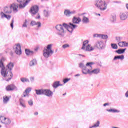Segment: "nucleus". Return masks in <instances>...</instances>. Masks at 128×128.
I'll return each mask as SVG.
<instances>
[{"label": "nucleus", "instance_id": "29", "mask_svg": "<svg viewBox=\"0 0 128 128\" xmlns=\"http://www.w3.org/2000/svg\"><path fill=\"white\" fill-rule=\"evenodd\" d=\"M25 52L27 56H32V54H34V51H30V50L28 49L25 50Z\"/></svg>", "mask_w": 128, "mask_h": 128}, {"label": "nucleus", "instance_id": "54", "mask_svg": "<svg viewBox=\"0 0 128 128\" xmlns=\"http://www.w3.org/2000/svg\"><path fill=\"white\" fill-rule=\"evenodd\" d=\"M109 104L108 103H106L104 104V106H109Z\"/></svg>", "mask_w": 128, "mask_h": 128}, {"label": "nucleus", "instance_id": "6", "mask_svg": "<svg viewBox=\"0 0 128 128\" xmlns=\"http://www.w3.org/2000/svg\"><path fill=\"white\" fill-rule=\"evenodd\" d=\"M92 64H94V62H92L86 63V67L82 69V72L84 74H90V70H92Z\"/></svg>", "mask_w": 128, "mask_h": 128}, {"label": "nucleus", "instance_id": "22", "mask_svg": "<svg viewBox=\"0 0 128 128\" xmlns=\"http://www.w3.org/2000/svg\"><path fill=\"white\" fill-rule=\"evenodd\" d=\"M60 82L56 81L53 83L52 86L54 88H57L58 86H62V84H60Z\"/></svg>", "mask_w": 128, "mask_h": 128}, {"label": "nucleus", "instance_id": "9", "mask_svg": "<svg viewBox=\"0 0 128 128\" xmlns=\"http://www.w3.org/2000/svg\"><path fill=\"white\" fill-rule=\"evenodd\" d=\"M78 28V25L74 24V22H70L68 24V32H70L72 34L74 30H76Z\"/></svg>", "mask_w": 128, "mask_h": 128}, {"label": "nucleus", "instance_id": "63", "mask_svg": "<svg viewBox=\"0 0 128 128\" xmlns=\"http://www.w3.org/2000/svg\"><path fill=\"white\" fill-rule=\"evenodd\" d=\"M0 128H2V126H0Z\"/></svg>", "mask_w": 128, "mask_h": 128}, {"label": "nucleus", "instance_id": "46", "mask_svg": "<svg viewBox=\"0 0 128 128\" xmlns=\"http://www.w3.org/2000/svg\"><path fill=\"white\" fill-rule=\"evenodd\" d=\"M69 80H70V78H65L63 80V82L64 84H66Z\"/></svg>", "mask_w": 128, "mask_h": 128}, {"label": "nucleus", "instance_id": "20", "mask_svg": "<svg viewBox=\"0 0 128 128\" xmlns=\"http://www.w3.org/2000/svg\"><path fill=\"white\" fill-rule=\"evenodd\" d=\"M6 90L10 91V90H16V86H14L13 84L8 85L6 87Z\"/></svg>", "mask_w": 128, "mask_h": 128}, {"label": "nucleus", "instance_id": "15", "mask_svg": "<svg viewBox=\"0 0 128 128\" xmlns=\"http://www.w3.org/2000/svg\"><path fill=\"white\" fill-rule=\"evenodd\" d=\"M30 26H37L38 28H40L42 26V23L40 22H36L35 20L31 21L30 23Z\"/></svg>", "mask_w": 128, "mask_h": 128}, {"label": "nucleus", "instance_id": "37", "mask_svg": "<svg viewBox=\"0 0 128 128\" xmlns=\"http://www.w3.org/2000/svg\"><path fill=\"white\" fill-rule=\"evenodd\" d=\"M98 126H100V121H97V122L93 126H90V128H98Z\"/></svg>", "mask_w": 128, "mask_h": 128}, {"label": "nucleus", "instance_id": "5", "mask_svg": "<svg viewBox=\"0 0 128 128\" xmlns=\"http://www.w3.org/2000/svg\"><path fill=\"white\" fill-rule=\"evenodd\" d=\"M56 34L60 38L64 36V28L61 24H58L56 26Z\"/></svg>", "mask_w": 128, "mask_h": 128}, {"label": "nucleus", "instance_id": "44", "mask_svg": "<svg viewBox=\"0 0 128 128\" xmlns=\"http://www.w3.org/2000/svg\"><path fill=\"white\" fill-rule=\"evenodd\" d=\"M116 42H120V41L122 40V38L120 36H116Z\"/></svg>", "mask_w": 128, "mask_h": 128}, {"label": "nucleus", "instance_id": "40", "mask_svg": "<svg viewBox=\"0 0 128 128\" xmlns=\"http://www.w3.org/2000/svg\"><path fill=\"white\" fill-rule=\"evenodd\" d=\"M118 44L120 48H124V42L122 41V42H118Z\"/></svg>", "mask_w": 128, "mask_h": 128}, {"label": "nucleus", "instance_id": "48", "mask_svg": "<svg viewBox=\"0 0 128 128\" xmlns=\"http://www.w3.org/2000/svg\"><path fill=\"white\" fill-rule=\"evenodd\" d=\"M14 19L12 20L11 23L10 24V27L12 29L14 28Z\"/></svg>", "mask_w": 128, "mask_h": 128}, {"label": "nucleus", "instance_id": "18", "mask_svg": "<svg viewBox=\"0 0 128 128\" xmlns=\"http://www.w3.org/2000/svg\"><path fill=\"white\" fill-rule=\"evenodd\" d=\"M30 92H32V88H27L23 92L22 96H24V98H26V96H28V94H30Z\"/></svg>", "mask_w": 128, "mask_h": 128}, {"label": "nucleus", "instance_id": "4", "mask_svg": "<svg viewBox=\"0 0 128 128\" xmlns=\"http://www.w3.org/2000/svg\"><path fill=\"white\" fill-rule=\"evenodd\" d=\"M52 44H49L47 46L46 48H44L43 50V56L46 58H48L50 56H52L54 54V50H52Z\"/></svg>", "mask_w": 128, "mask_h": 128}, {"label": "nucleus", "instance_id": "19", "mask_svg": "<svg viewBox=\"0 0 128 128\" xmlns=\"http://www.w3.org/2000/svg\"><path fill=\"white\" fill-rule=\"evenodd\" d=\"M84 14H82V22L83 24H88L90 22V19L84 15Z\"/></svg>", "mask_w": 128, "mask_h": 128}, {"label": "nucleus", "instance_id": "35", "mask_svg": "<svg viewBox=\"0 0 128 128\" xmlns=\"http://www.w3.org/2000/svg\"><path fill=\"white\" fill-rule=\"evenodd\" d=\"M20 80L22 82H30V80L26 78H22Z\"/></svg>", "mask_w": 128, "mask_h": 128}, {"label": "nucleus", "instance_id": "41", "mask_svg": "<svg viewBox=\"0 0 128 128\" xmlns=\"http://www.w3.org/2000/svg\"><path fill=\"white\" fill-rule=\"evenodd\" d=\"M111 46H112V48H113L114 50H118V45H116V44H112Z\"/></svg>", "mask_w": 128, "mask_h": 128}, {"label": "nucleus", "instance_id": "7", "mask_svg": "<svg viewBox=\"0 0 128 128\" xmlns=\"http://www.w3.org/2000/svg\"><path fill=\"white\" fill-rule=\"evenodd\" d=\"M0 122L2 124H6V126L10 124V122H11L10 120V118H6L2 116H0Z\"/></svg>", "mask_w": 128, "mask_h": 128}, {"label": "nucleus", "instance_id": "39", "mask_svg": "<svg viewBox=\"0 0 128 128\" xmlns=\"http://www.w3.org/2000/svg\"><path fill=\"white\" fill-rule=\"evenodd\" d=\"M78 66L82 70L83 68H86V65L84 66V63L80 62Z\"/></svg>", "mask_w": 128, "mask_h": 128}, {"label": "nucleus", "instance_id": "55", "mask_svg": "<svg viewBox=\"0 0 128 128\" xmlns=\"http://www.w3.org/2000/svg\"><path fill=\"white\" fill-rule=\"evenodd\" d=\"M38 112H34V116H38Z\"/></svg>", "mask_w": 128, "mask_h": 128}, {"label": "nucleus", "instance_id": "14", "mask_svg": "<svg viewBox=\"0 0 128 128\" xmlns=\"http://www.w3.org/2000/svg\"><path fill=\"white\" fill-rule=\"evenodd\" d=\"M30 12L32 14H36L38 12V6L36 5L32 6L30 10Z\"/></svg>", "mask_w": 128, "mask_h": 128}, {"label": "nucleus", "instance_id": "32", "mask_svg": "<svg viewBox=\"0 0 128 128\" xmlns=\"http://www.w3.org/2000/svg\"><path fill=\"white\" fill-rule=\"evenodd\" d=\"M107 112H120V110H118L116 109H107Z\"/></svg>", "mask_w": 128, "mask_h": 128}, {"label": "nucleus", "instance_id": "45", "mask_svg": "<svg viewBox=\"0 0 128 128\" xmlns=\"http://www.w3.org/2000/svg\"><path fill=\"white\" fill-rule=\"evenodd\" d=\"M28 104H29L30 106H34V102L32 100H28Z\"/></svg>", "mask_w": 128, "mask_h": 128}, {"label": "nucleus", "instance_id": "58", "mask_svg": "<svg viewBox=\"0 0 128 128\" xmlns=\"http://www.w3.org/2000/svg\"><path fill=\"white\" fill-rule=\"evenodd\" d=\"M115 2L116 4H120V2Z\"/></svg>", "mask_w": 128, "mask_h": 128}, {"label": "nucleus", "instance_id": "16", "mask_svg": "<svg viewBox=\"0 0 128 128\" xmlns=\"http://www.w3.org/2000/svg\"><path fill=\"white\" fill-rule=\"evenodd\" d=\"M44 96H52V94H54V93L50 91V90L48 89H44Z\"/></svg>", "mask_w": 128, "mask_h": 128}, {"label": "nucleus", "instance_id": "62", "mask_svg": "<svg viewBox=\"0 0 128 128\" xmlns=\"http://www.w3.org/2000/svg\"><path fill=\"white\" fill-rule=\"evenodd\" d=\"M57 51H58V50H56V52Z\"/></svg>", "mask_w": 128, "mask_h": 128}, {"label": "nucleus", "instance_id": "3", "mask_svg": "<svg viewBox=\"0 0 128 128\" xmlns=\"http://www.w3.org/2000/svg\"><path fill=\"white\" fill-rule=\"evenodd\" d=\"M94 5L95 6H96L101 12H104L108 8V4H106V3L104 1L102 0L96 1Z\"/></svg>", "mask_w": 128, "mask_h": 128}, {"label": "nucleus", "instance_id": "1", "mask_svg": "<svg viewBox=\"0 0 128 128\" xmlns=\"http://www.w3.org/2000/svg\"><path fill=\"white\" fill-rule=\"evenodd\" d=\"M6 59L4 58H2L0 60V68H1V74L6 78V82H8V80H10L12 78V68L14 66V63L10 62L7 66L6 67H4V62Z\"/></svg>", "mask_w": 128, "mask_h": 128}, {"label": "nucleus", "instance_id": "43", "mask_svg": "<svg viewBox=\"0 0 128 128\" xmlns=\"http://www.w3.org/2000/svg\"><path fill=\"white\" fill-rule=\"evenodd\" d=\"M62 26H63L64 28H66L67 30H68V25L66 23H64Z\"/></svg>", "mask_w": 128, "mask_h": 128}, {"label": "nucleus", "instance_id": "30", "mask_svg": "<svg viewBox=\"0 0 128 128\" xmlns=\"http://www.w3.org/2000/svg\"><path fill=\"white\" fill-rule=\"evenodd\" d=\"M94 48L92 46H90V44H88L86 46V52H92V50H94Z\"/></svg>", "mask_w": 128, "mask_h": 128}, {"label": "nucleus", "instance_id": "31", "mask_svg": "<svg viewBox=\"0 0 128 128\" xmlns=\"http://www.w3.org/2000/svg\"><path fill=\"white\" fill-rule=\"evenodd\" d=\"M20 106H22V108H26V105L24 104V100L22 98H21L19 100Z\"/></svg>", "mask_w": 128, "mask_h": 128}, {"label": "nucleus", "instance_id": "64", "mask_svg": "<svg viewBox=\"0 0 128 128\" xmlns=\"http://www.w3.org/2000/svg\"><path fill=\"white\" fill-rule=\"evenodd\" d=\"M28 0L29 1V0Z\"/></svg>", "mask_w": 128, "mask_h": 128}, {"label": "nucleus", "instance_id": "56", "mask_svg": "<svg viewBox=\"0 0 128 128\" xmlns=\"http://www.w3.org/2000/svg\"><path fill=\"white\" fill-rule=\"evenodd\" d=\"M78 56H82L83 58H84V56L82 54H78Z\"/></svg>", "mask_w": 128, "mask_h": 128}, {"label": "nucleus", "instance_id": "34", "mask_svg": "<svg viewBox=\"0 0 128 128\" xmlns=\"http://www.w3.org/2000/svg\"><path fill=\"white\" fill-rule=\"evenodd\" d=\"M88 44V40H86L83 42L82 46V50H84L86 48V46Z\"/></svg>", "mask_w": 128, "mask_h": 128}, {"label": "nucleus", "instance_id": "60", "mask_svg": "<svg viewBox=\"0 0 128 128\" xmlns=\"http://www.w3.org/2000/svg\"><path fill=\"white\" fill-rule=\"evenodd\" d=\"M66 93H64V94H62V96H66Z\"/></svg>", "mask_w": 128, "mask_h": 128}, {"label": "nucleus", "instance_id": "13", "mask_svg": "<svg viewBox=\"0 0 128 128\" xmlns=\"http://www.w3.org/2000/svg\"><path fill=\"white\" fill-rule=\"evenodd\" d=\"M14 50L16 54L18 56H20L22 54V50L20 49V44H17L14 48Z\"/></svg>", "mask_w": 128, "mask_h": 128}, {"label": "nucleus", "instance_id": "61", "mask_svg": "<svg viewBox=\"0 0 128 128\" xmlns=\"http://www.w3.org/2000/svg\"><path fill=\"white\" fill-rule=\"evenodd\" d=\"M98 16H100V14H98Z\"/></svg>", "mask_w": 128, "mask_h": 128}, {"label": "nucleus", "instance_id": "36", "mask_svg": "<svg viewBox=\"0 0 128 128\" xmlns=\"http://www.w3.org/2000/svg\"><path fill=\"white\" fill-rule=\"evenodd\" d=\"M44 14L45 18H48L50 16V12L48 10H44Z\"/></svg>", "mask_w": 128, "mask_h": 128}, {"label": "nucleus", "instance_id": "42", "mask_svg": "<svg viewBox=\"0 0 128 128\" xmlns=\"http://www.w3.org/2000/svg\"><path fill=\"white\" fill-rule=\"evenodd\" d=\"M28 24V20H25V21L24 22L22 26V28H28V24Z\"/></svg>", "mask_w": 128, "mask_h": 128}, {"label": "nucleus", "instance_id": "33", "mask_svg": "<svg viewBox=\"0 0 128 128\" xmlns=\"http://www.w3.org/2000/svg\"><path fill=\"white\" fill-rule=\"evenodd\" d=\"M8 100H10V98L8 96H4L3 97V102L4 104H6L8 102Z\"/></svg>", "mask_w": 128, "mask_h": 128}, {"label": "nucleus", "instance_id": "24", "mask_svg": "<svg viewBox=\"0 0 128 128\" xmlns=\"http://www.w3.org/2000/svg\"><path fill=\"white\" fill-rule=\"evenodd\" d=\"M100 70L98 68L94 69L92 70H90V74H100Z\"/></svg>", "mask_w": 128, "mask_h": 128}, {"label": "nucleus", "instance_id": "27", "mask_svg": "<svg viewBox=\"0 0 128 128\" xmlns=\"http://www.w3.org/2000/svg\"><path fill=\"white\" fill-rule=\"evenodd\" d=\"M124 58V56L121 55V56H114L113 60H122Z\"/></svg>", "mask_w": 128, "mask_h": 128}, {"label": "nucleus", "instance_id": "17", "mask_svg": "<svg viewBox=\"0 0 128 128\" xmlns=\"http://www.w3.org/2000/svg\"><path fill=\"white\" fill-rule=\"evenodd\" d=\"M0 16H1V18H6L8 20H10L12 18V16L10 15H8L4 12H0Z\"/></svg>", "mask_w": 128, "mask_h": 128}, {"label": "nucleus", "instance_id": "10", "mask_svg": "<svg viewBox=\"0 0 128 128\" xmlns=\"http://www.w3.org/2000/svg\"><path fill=\"white\" fill-rule=\"evenodd\" d=\"M74 14H76V11L74 10L70 11V10H64V16H66V18H70V16Z\"/></svg>", "mask_w": 128, "mask_h": 128}, {"label": "nucleus", "instance_id": "47", "mask_svg": "<svg viewBox=\"0 0 128 128\" xmlns=\"http://www.w3.org/2000/svg\"><path fill=\"white\" fill-rule=\"evenodd\" d=\"M94 38H100V34H93Z\"/></svg>", "mask_w": 128, "mask_h": 128}, {"label": "nucleus", "instance_id": "57", "mask_svg": "<svg viewBox=\"0 0 128 128\" xmlns=\"http://www.w3.org/2000/svg\"><path fill=\"white\" fill-rule=\"evenodd\" d=\"M80 76V74H77L75 75V76Z\"/></svg>", "mask_w": 128, "mask_h": 128}, {"label": "nucleus", "instance_id": "8", "mask_svg": "<svg viewBox=\"0 0 128 128\" xmlns=\"http://www.w3.org/2000/svg\"><path fill=\"white\" fill-rule=\"evenodd\" d=\"M25 0H17L18 2L20 4L18 5V6L20 8H24L28 4V0H26V2H24Z\"/></svg>", "mask_w": 128, "mask_h": 128}, {"label": "nucleus", "instance_id": "23", "mask_svg": "<svg viewBox=\"0 0 128 128\" xmlns=\"http://www.w3.org/2000/svg\"><path fill=\"white\" fill-rule=\"evenodd\" d=\"M35 92L37 96H41L42 94H44V89L35 90Z\"/></svg>", "mask_w": 128, "mask_h": 128}, {"label": "nucleus", "instance_id": "12", "mask_svg": "<svg viewBox=\"0 0 128 128\" xmlns=\"http://www.w3.org/2000/svg\"><path fill=\"white\" fill-rule=\"evenodd\" d=\"M94 47L102 50V48H105L104 44L102 41H98L96 43Z\"/></svg>", "mask_w": 128, "mask_h": 128}, {"label": "nucleus", "instance_id": "53", "mask_svg": "<svg viewBox=\"0 0 128 128\" xmlns=\"http://www.w3.org/2000/svg\"><path fill=\"white\" fill-rule=\"evenodd\" d=\"M125 96H126V98H128V91H127L126 94H125Z\"/></svg>", "mask_w": 128, "mask_h": 128}, {"label": "nucleus", "instance_id": "51", "mask_svg": "<svg viewBox=\"0 0 128 128\" xmlns=\"http://www.w3.org/2000/svg\"><path fill=\"white\" fill-rule=\"evenodd\" d=\"M30 80L31 82H34V77L30 78Z\"/></svg>", "mask_w": 128, "mask_h": 128}, {"label": "nucleus", "instance_id": "25", "mask_svg": "<svg viewBox=\"0 0 128 128\" xmlns=\"http://www.w3.org/2000/svg\"><path fill=\"white\" fill-rule=\"evenodd\" d=\"M110 21L111 22H116V14H112L110 17Z\"/></svg>", "mask_w": 128, "mask_h": 128}, {"label": "nucleus", "instance_id": "38", "mask_svg": "<svg viewBox=\"0 0 128 128\" xmlns=\"http://www.w3.org/2000/svg\"><path fill=\"white\" fill-rule=\"evenodd\" d=\"M100 38L102 40H106L108 38V36L106 34H100Z\"/></svg>", "mask_w": 128, "mask_h": 128}, {"label": "nucleus", "instance_id": "21", "mask_svg": "<svg viewBox=\"0 0 128 128\" xmlns=\"http://www.w3.org/2000/svg\"><path fill=\"white\" fill-rule=\"evenodd\" d=\"M72 22H73V24H80V22H82V19H80V17L76 18V16H74L72 20Z\"/></svg>", "mask_w": 128, "mask_h": 128}, {"label": "nucleus", "instance_id": "28", "mask_svg": "<svg viewBox=\"0 0 128 128\" xmlns=\"http://www.w3.org/2000/svg\"><path fill=\"white\" fill-rule=\"evenodd\" d=\"M126 48H120L118 49V50H116L115 51V52H116L117 54H124V52H126Z\"/></svg>", "mask_w": 128, "mask_h": 128}, {"label": "nucleus", "instance_id": "11", "mask_svg": "<svg viewBox=\"0 0 128 128\" xmlns=\"http://www.w3.org/2000/svg\"><path fill=\"white\" fill-rule=\"evenodd\" d=\"M120 18L121 20H126L128 18V12H120Z\"/></svg>", "mask_w": 128, "mask_h": 128}, {"label": "nucleus", "instance_id": "59", "mask_svg": "<svg viewBox=\"0 0 128 128\" xmlns=\"http://www.w3.org/2000/svg\"><path fill=\"white\" fill-rule=\"evenodd\" d=\"M45 0L48 1V0H41V2H44Z\"/></svg>", "mask_w": 128, "mask_h": 128}, {"label": "nucleus", "instance_id": "50", "mask_svg": "<svg viewBox=\"0 0 128 128\" xmlns=\"http://www.w3.org/2000/svg\"><path fill=\"white\" fill-rule=\"evenodd\" d=\"M35 18L38 20V18H40V14H37V16Z\"/></svg>", "mask_w": 128, "mask_h": 128}, {"label": "nucleus", "instance_id": "52", "mask_svg": "<svg viewBox=\"0 0 128 128\" xmlns=\"http://www.w3.org/2000/svg\"><path fill=\"white\" fill-rule=\"evenodd\" d=\"M124 46H128V42H124Z\"/></svg>", "mask_w": 128, "mask_h": 128}, {"label": "nucleus", "instance_id": "2", "mask_svg": "<svg viewBox=\"0 0 128 128\" xmlns=\"http://www.w3.org/2000/svg\"><path fill=\"white\" fill-rule=\"evenodd\" d=\"M18 4H12L10 7L6 6L4 9V14H10L12 12V10H13L14 12H18Z\"/></svg>", "mask_w": 128, "mask_h": 128}, {"label": "nucleus", "instance_id": "49", "mask_svg": "<svg viewBox=\"0 0 128 128\" xmlns=\"http://www.w3.org/2000/svg\"><path fill=\"white\" fill-rule=\"evenodd\" d=\"M70 46V45L68 44H64L62 46V48H66Z\"/></svg>", "mask_w": 128, "mask_h": 128}, {"label": "nucleus", "instance_id": "26", "mask_svg": "<svg viewBox=\"0 0 128 128\" xmlns=\"http://www.w3.org/2000/svg\"><path fill=\"white\" fill-rule=\"evenodd\" d=\"M38 64V62L36 59H33L30 61L29 65L30 66H34Z\"/></svg>", "mask_w": 128, "mask_h": 128}]
</instances>
